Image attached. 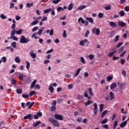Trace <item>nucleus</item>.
Masks as SVG:
<instances>
[{"label":"nucleus","instance_id":"1","mask_svg":"<svg viewBox=\"0 0 129 129\" xmlns=\"http://www.w3.org/2000/svg\"><path fill=\"white\" fill-rule=\"evenodd\" d=\"M20 44H27L30 42V38L29 37H25V36L22 35L21 36L20 41Z\"/></svg>","mask_w":129,"mask_h":129},{"label":"nucleus","instance_id":"2","mask_svg":"<svg viewBox=\"0 0 129 129\" xmlns=\"http://www.w3.org/2000/svg\"><path fill=\"white\" fill-rule=\"evenodd\" d=\"M48 121H49L50 123H52V124H53L54 126H56V127H58V126L60 125L59 122H58V121L55 120V119L52 117L49 118Z\"/></svg>","mask_w":129,"mask_h":129},{"label":"nucleus","instance_id":"3","mask_svg":"<svg viewBox=\"0 0 129 129\" xmlns=\"http://www.w3.org/2000/svg\"><path fill=\"white\" fill-rule=\"evenodd\" d=\"M92 32L93 33V34L97 35V36H98V35H99V34H100V30H99V28H96V27H94L93 29Z\"/></svg>","mask_w":129,"mask_h":129},{"label":"nucleus","instance_id":"4","mask_svg":"<svg viewBox=\"0 0 129 129\" xmlns=\"http://www.w3.org/2000/svg\"><path fill=\"white\" fill-rule=\"evenodd\" d=\"M54 118L55 119H58V120H63V116L61 115L56 114L54 115Z\"/></svg>","mask_w":129,"mask_h":129},{"label":"nucleus","instance_id":"5","mask_svg":"<svg viewBox=\"0 0 129 129\" xmlns=\"http://www.w3.org/2000/svg\"><path fill=\"white\" fill-rule=\"evenodd\" d=\"M34 104H35L34 102H32L31 103V102H27L26 103V106H28L29 105L28 108L29 109H31L32 107H33V105H34Z\"/></svg>","mask_w":129,"mask_h":129},{"label":"nucleus","instance_id":"6","mask_svg":"<svg viewBox=\"0 0 129 129\" xmlns=\"http://www.w3.org/2000/svg\"><path fill=\"white\" fill-rule=\"evenodd\" d=\"M32 118H33V115L32 114H28L24 117V119H30V120H32Z\"/></svg>","mask_w":129,"mask_h":129},{"label":"nucleus","instance_id":"7","mask_svg":"<svg viewBox=\"0 0 129 129\" xmlns=\"http://www.w3.org/2000/svg\"><path fill=\"white\" fill-rule=\"evenodd\" d=\"M118 24L119 27H121V28H123V27H125L126 26V23L123 21H118Z\"/></svg>","mask_w":129,"mask_h":129},{"label":"nucleus","instance_id":"8","mask_svg":"<svg viewBox=\"0 0 129 129\" xmlns=\"http://www.w3.org/2000/svg\"><path fill=\"white\" fill-rule=\"evenodd\" d=\"M30 56L33 58V59H35L37 56L36 55V53H34V51H31L30 52Z\"/></svg>","mask_w":129,"mask_h":129},{"label":"nucleus","instance_id":"9","mask_svg":"<svg viewBox=\"0 0 129 129\" xmlns=\"http://www.w3.org/2000/svg\"><path fill=\"white\" fill-rule=\"evenodd\" d=\"M48 90L50 91V93H53L54 92V88L52 86V84H50L48 88Z\"/></svg>","mask_w":129,"mask_h":129},{"label":"nucleus","instance_id":"10","mask_svg":"<svg viewBox=\"0 0 129 129\" xmlns=\"http://www.w3.org/2000/svg\"><path fill=\"white\" fill-rule=\"evenodd\" d=\"M88 91H89V93L91 96H94V93H93L92 88H89Z\"/></svg>","mask_w":129,"mask_h":129},{"label":"nucleus","instance_id":"11","mask_svg":"<svg viewBox=\"0 0 129 129\" xmlns=\"http://www.w3.org/2000/svg\"><path fill=\"white\" fill-rule=\"evenodd\" d=\"M37 83V80H34L31 84L30 88H34L35 87V85H36V83Z\"/></svg>","mask_w":129,"mask_h":129},{"label":"nucleus","instance_id":"12","mask_svg":"<svg viewBox=\"0 0 129 129\" xmlns=\"http://www.w3.org/2000/svg\"><path fill=\"white\" fill-rule=\"evenodd\" d=\"M114 99V93L112 92H110V100H113Z\"/></svg>","mask_w":129,"mask_h":129},{"label":"nucleus","instance_id":"13","mask_svg":"<svg viewBox=\"0 0 129 129\" xmlns=\"http://www.w3.org/2000/svg\"><path fill=\"white\" fill-rule=\"evenodd\" d=\"M126 124H127V121H124L120 124V127H124Z\"/></svg>","mask_w":129,"mask_h":129},{"label":"nucleus","instance_id":"14","mask_svg":"<svg viewBox=\"0 0 129 129\" xmlns=\"http://www.w3.org/2000/svg\"><path fill=\"white\" fill-rule=\"evenodd\" d=\"M44 31V27H41L40 29L39 30L38 32L35 33V34H37V35H42V32Z\"/></svg>","mask_w":129,"mask_h":129},{"label":"nucleus","instance_id":"15","mask_svg":"<svg viewBox=\"0 0 129 129\" xmlns=\"http://www.w3.org/2000/svg\"><path fill=\"white\" fill-rule=\"evenodd\" d=\"M115 53H116V50H114V51L109 52L108 54V57H112V56H113V54H115Z\"/></svg>","mask_w":129,"mask_h":129},{"label":"nucleus","instance_id":"16","mask_svg":"<svg viewBox=\"0 0 129 129\" xmlns=\"http://www.w3.org/2000/svg\"><path fill=\"white\" fill-rule=\"evenodd\" d=\"M110 88V89H115V88H116V83H113L111 85Z\"/></svg>","mask_w":129,"mask_h":129},{"label":"nucleus","instance_id":"17","mask_svg":"<svg viewBox=\"0 0 129 129\" xmlns=\"http://www.w3.org/2000/svg\"><path fill=\"white\" fill-rule=\"evenodd\" d=\"M109 25L110 26H111V27H113V28H114L115 27H116V23L111 21L109 22Z\"/></svg>","mask_w":129,"mask_h":129},{"label":"nucleus","instance_id":"18","mask_svg":"<svg viewBox=\"0 0 129 129\" xmlns=\"http://www.w3.org/2000/svg\"><path fill=\"white\" fill-rule=\"evenodd\" d=\"M86 20H87V21H88V22L91 23V24H93V22H94V21L93 20V19H92V18L87 17L86 18Z\"/></svg>","mask_w":129,"mask_h":129},{"label":"nucleus","instance_id":"19","mask_svg":"<svg viewBox=\"0 0 129 129\" xmlns=\"http://www.w3.org/2000/svg\"><path fill=\"white\" fill-rule=\"evenodd\" d=\"M107 112H108V110H105V111H104L102 114H101V117H104V116L105 115H106V114H107Z\"/></svg>","mask_w":129,"mask_h":129},{"label":"nucleus","instance_id":"20","mask_svg":"<svg viewBox=\"0 0 129 129\" xmlns=\"http://www.w3.org/2000/svg\"><path fill=\"white\" fill-rule=\"evenodd\" d=\"M93 103V101L89 100L88 101L86 102L85 103V106H88V105H90V104H91V103Z\"/></svg>","mask_w":129,"mask_h":129},{"label":"nucleus","instance_id":"21","mask_svg":"<svg viewBox=\"0 0 129 129\" xmlns=\"http://www.w3.org/2000/svg\"><path fill=\"white\" fill-rule=\"evenodd\" d=\"M41 123V121H37V122H35L33 124V125L34 127H36V126H38L39 124Z\"/></svg>","mask_w":129,"mask_h":129},{"label":"nucleus","instance_id":"22","mask_svg":"<svg viewBox=\"0 0 129 129\" xmlns=\"http://www.w3.org/2000/svg\"><path fill=\"white\" fill-rule=\"evenodd\" d=\"M81 71V68H79L77 69V71L76 72L75 77H76L77 76H78V75H79V73H80Z\"/></svg>","mask_w":129,"mask_h":129},{"label":"nucleus","instance_id":"23","mask_svg":"<svg viewBox=\"0 0 129 129\" xmlns=\"http://www.w3.org/2000/svg\"><path fill=\"white\" fill-rule=\"evenodd\" d=\"M36 36H37V33H33L32 34V35L31 36L32 39H33V38H34V39H35V40H36V39H40V37H37Z\"/></svg>","mask_w":129,"mask_h":129},{"label":"nucleus","instance_id":"24","mask_svg":"<svg viewBox=\"0 0 129 129\" xmlns=\"http://www.w3.org/2000/svg\"><path fill=\"white\" fill-rule=\"evenodd\" d=\"M15 61L16 63H20L21 62V59H20V57L18 56H16L15 58Z\"/></svg>","mask_w":129,"mask_h":129},{"label":"nucleus","instance_id":"25","mask_svg":"<svg viewBox=\"0 0 129 129\" xmlns=\"http://www.w3.org/2000/svg\"><path fill=\"white\" fill-rule=\"evenodd\" d=\"M16 92L18 94H21V93H23V90L22 89H17Z\"/></svg>","mask_w":129,"mask_h":129},{"label":"nucleus","instance_id":"26","mask_svg":"<svg viewBox=\"0 0 129 129\" xmlns=\"http://www.w3.org/2000/svg\"><path fill=\"white\" fill-rule=\"evenodd\" d=\"M73 4L71 3L70 4L68 8V11H71V10L73 9Z\"/></svg>","mask_w":129,"mask_h":129},{"label":"nucleus","instance_id":"27","mask_svg":"<svg viewBox=\"0 0 129 129\" xmlns=\"http://www.w3.org/2000/svg\"><path fill=\"white\" fill-rule=\"evenodd\" d=\"M34 3L32 2L31 4L30 3H27L26 6L27 8H30L31 7H33Z\"/></svg>","mask_w":129,"mask_h":129},{"label":"nucleus","instance_id":"28","mask_svg":"<svg viewBox=\"0 0 129 129\" xmlns=\"http://www.w3.org/2000/svg\"><path fill=\"white\" fill-rule=\"evenodd\" d=\"M80 22H81V23H82L83 24H85V20H83V18H80L78 19V22L80 23Z\"/></svg>","mask_w":129,"mask_h":129},{"label":"nucleus","instance_id":"29","mask_svg":"<svg viewBox=\"0 0 129 129\" xmlns=\"http://www.w3.org/2000/svg\"><path fill=\"white\" fill-rule=\"evenodd\" d=\"M11 46L13 48H17V42L16 41H14L11 43Z\"/></svg>","mask_w":129,"mask_h":129},{"label":"nucleus","instance_id":"30","mask_svg":"<svg viewBox=\"0 0 129 129\" xmlns=\"http://www.w3.org/2000/svg\"><path fill=\"white\" fill-rule=\"evenodd\" d=\"M124 50V47L122 46L118 50V54H120V53H122V51Z\"/></svg>","mask_w":129,"mask_h":129},{"label":"nucleus","instance_id":"31","mask_svg":"<svg viewBox=\"0 0 129 129\" xmlns=\"http://www.w3.org/2000/svg\"><path fill=\"white\" fill-rule=\"evenodd\" d=\"M16 29H13L11 32V36L13 37V36H15L16 34Z\"/></svg>","mask_w":129,"mask_h":129},{"label":"nucleus","instance_id":"32","mask_svg":"<svg viewBox=\"0 0 129 129\" xmlns=\"http://www.w3.org/2000/svg\"><path fill=\"white\" fill-rule=\"evenodd\" d=\"M38 23H39V21L38 20L34 21L31 23V26H35V25H37V24H38Z\"/></svg>","mask_w":129,"mask_h":129},{"label":"nucleus","instance_id":"33","mask_svg":"<svg viewBox=\"0 0 129 129\" xmlns=\"http://www.w3.org/2000/svg\"><path fill=\"white\" fill-rule=\"evenodd\" d=\"M11 84H12V85H16V84H17V80H16L15 79H13L11 80Z\"/></svg>","mask_w":129,"mask_h":129},{"label":"nucleus","instance_id":"34","mask_svg":"<svg viewBox=\"0 0 129 129\" xmlns=\"http://www.w3.org/2000/svg\"><path fill=\"white\" fill-rule=\"evenodd\" d=\"M107 121H108V119L107 118H105L101 122V123L102 124H104L106 123V122H107Z\"/></svg>","mask_w":129,"mask_h":129},{"label":"nucleus","instance_id":"35","mask_svg":"<svg viewBox=\"0 0 129 129\" xmlns=\"http://www.w3.org/2000/svg\"><path fill=\"white\" fill-rule=\"evenodd\" d=\"M51 11H52V8H49L48 9H46L44 11V14H48V13H49V12H51Z\"/></svg>","mask_w":129,"mask_h":129},{"label":"nucleus","instance_id":"36","mask_svg":"<svg viewBox=\"0 0 129 129\" xmlns=\"http://www.w3.org/2000/svg\"><path fill=\"white\" fill-rule=\"evenodd\" d=\"M85 8H86V6H85V5H82V6L79 7L78 8V10L81 11V10H83V9H85Z\"/></svg>","mask_w":129,"mask_h":129},{"label":"nucleus","instance_id":"37","mask_svg":"<svg viewBox=\"0 0 129 129\" xmlns=\"http://www.w3.org/2000/svg\"><path fill=\"white\" fill-rule=\"evenodd\" d=\"M119 15H120V17H123V16H124V15H125V13H124V11H120L119 12Z\"/></svg>","mask_w":129,"mask_h":129},{"label":"nucleus","instance_id":"38","mask_svg":"<svg viewBox=\"0 0 129 129\" xmlns=\"http://www.w3.org/2000/svg\"><path fill=\"white\" fill-rule=\"evenodd\" d=\"M36 94V92L35 91H32L29 93V96H33V95Z\"/></svg>","mask_w":129,"mask_h":129},{"label":"nucleus","instance_id":"39","mask_svg":"<svg viewBox=\"0 0 129 129\" xmlns=\"http://www.w3.org/2000/svg\"><path fill=\"white\" fill-rule=\"evenodd\" d=\"M16 33L17 35H21V34L23 33V31L22 30V29H19V30L16 31Z\"/></svg>","mask_w":129,"mask_h":129},{"label":"nucleus","instance_id":"40","mask_svg":"<svg viewBox=\"0 0 129 129\" xmlns=\"http://www.w3.org/2000/svg\"><path fill=\"white\" fill-rule=\"evenodd\" d=\"M87 58H89L90 60H93V58H94V55H93V54H90V55L87 56Z\"/></svg>","mask_w":129,"mask_h":129},{"label":"nucleus","instance_id":"41","mask_svg":"<svg viewBox=\"0 0 129 129\" xmlns=\"http://www.w3.org/2000/svg\"><path fill=\"white\" fill-rule=\"evenodd\" d=\"M117 84L119 85L121 89H122V88H123V86H124V84L117 83Z\"/></svg>","mask_w":129,"mask_h":129},{"label":"nucleus","instance_id":"42","mask_svg":"<svg viewBox=\"0 0 129 129\" xmlns=\"http://www.w3.org/2000/svg\"><path fill=\"white\" fill-rule=\"evenodd\" d=\"M22 97L23 98H29V97H30V96L29 95V94H22Z\"/></svg>","mask_w":129,"mask_h":129},{"label":"nucleus","instance_id":"43","mask_svg":"<svg viewBox=\"0 0 129 129\" xmlns=\"http://www.w3.org/2000/svg\"><path fill=\"white\" fill-rule=\"evenodd\" d=\"M50 110L51 111H55L56 110V106H52Z\"/></svg>","mask_w":129,"mask_h":129},{"label":"nucleus","instance_id":"44","mask_svg":"<svg viewBox=\"0 0 129 129\" xmlns=\"http://www.w3.org/2000/svg\"><path fill=\"white\" fill-rule=\"evenodd\" d=\"M104 106V105L103 104H101L100 105V112L102 111Z\"/></svg>","mask_w":129,"mask_h":129},{"label":"nucleus","instance_id":"45","mask_svg":"<svg viewBox=\"0 0 129 129\" xmlns=\"http://www.w3.org/2000/svg\"><path fill=\"white\" fill-rule=\"evenodd\" d=\"M61 0H53L52 3L54 4V5H57L59 2H60Z\"/></svg>","mask_w":129,"mask_h":129},{"label":"nucleus","instance_id":"46","mask_svg":"<svg viewBox=\"0 0 129 129\" xmlns=\"http://www.w3.org/2000/svg\"><path fill=\"white\" fill-rule=\"evenodd\" d=\"M27 64H26V69H27V70H29V69H30V62L28 61H26Z\"/></svg>","mask_w":129,"mask_h":129},{"label":"nucleus","instance_id":"47","mask_svg":"<svg viewBox=\"0 0 129 129\" xmlns=\"http://www.w3.org/2000/svg\"><path fill=\"white\" fill-rule=\"evenodd\" d=\"M118 40H119V35H117L115 37L114 43H116V42H117V41H118Z\"/></svg>","mask_w":129,"mask_h":129},{"label":"nucleus","instance_id":"48","mask_svg":"<svg viewBox=\"0 0 129 129\" xmlns=\"http://www.w3.org/2000/svg\"><path fill=\"white\" fill-rule=\"evenodd\" d=\"M63 101H64L63 99L59 98L57 100V103H61V102H63Z\"/></svg>","mask_w":129,"mask_h":129},{"label":"nucleus","instance_id":"49","mask_svg":"<svg viewBox=\"0 0 129 129\" xmlns=\"http://www.w3.org/2000/svg\"><path fill=\"white\" fill-rule=\"evenodd\" d=\"M120 62L121 65H123L124 64V63H125V59H121L120 60Z\"/></svg>","mask_w":129,"mask_h":129},{"label":"nucleus","instance_id":"50","mask_svg":"<svg viewBox=\"0 0 129 129\" xmlns=\"http://www.w3.org/2000/svg\"><path fill=\"white\" fill-rule=\"evenodd\" d=\"M110 9H111V7H110V5H109L108 6H106L105 7V10H106V11H109V10H110Z\"/></svg>","mask_w":129,"mask_h":129},{"label":"nucleus","instance_id":"51","mask_svg":"<svg viewBox=\"0 0 129 129\" xmlns=\"http://www.w3.org/2000/svg\"><path fill=\"white\" fill-rule=\"evenodd\" d=\"M81 61L83 64H85V59H84V57H81Z\"/></svg>","mask_w":129,"mask_h":129},{"label":"nucleus","instance_id":"52","mask_svg":"<svg viewBox=\"0 0 129 129\" xmlns=\"http://www.w3.org/2000/svg\"><path fill=\"white\" fill-rule=\"evenodd\" d=\"M126 53V50L124 51L122 53H121L119 55V56L120 57H123V56H124V55H125Z\"/></svg>","mask_w":129,"mask_h":129},{"label":"nucleus","instance_id":"53","mask_svg":"<svg viewBox=\"0 0 129 129\" xmlns=\"http://www.w3.org/2000/svg\"><path fill=\"white\" fill-rule=\"evenodd\" d=\"M61 11H64V9L62 7H58L57 8V12H61Z\"/></svg>","mask_w":129,"mask_h":129},{"label":"nucleus","instance_id":"54","mask_svg":"<svg viewBox=\"0 0 129 129\" xmlns=\"http://www.w3.org/2000/svg\"><path fill=\"white\" fill-rule=\"evenodd\" d=\"M90 33V32L89 31V30H87L85 35V37L86 38H87V37H88V34Z\"/></svg>","mask_w":129,"mask_h":129},{"label":"nucleus","instance_id":"55","mask_svg":"<svg viewBox=\"0 0 129 129\" xmlns=\"http://www.w3.org/2000/svg\"><path fill=\"white\" fill-rule=\"evenodd\" d=\"M0 17L1 19H3V20H5V19H7V17L4 14H2Z\"/></svg>","mask_w":129,"mask_h":129},{"label":"nucleus","instance_id":"56","mask_svg":"<svg viewBox=\"0 0 129 129\" xmlns=\"http://www.w3.org/2000/svg\"><path fill=\"white\" fill-rule=\"evenodd\" d=\"M110 80H112V77H111V76L107 77V81H108V82H109V81H110Z\"/></svg>","mask_w":129,"mask_h":129},{"label":"nucleus","instance_id":"57","mask_svg":"<svg viewBox=\"0 0 129 129\" xmlns=\"http://www.w3.org/2000/svg\"><path fill=\"white\" fill-rule=\"evenodd\" d=\"M98 17H99V18H100L101 19H102V18H103V14L101 13H99L98 14Z\"/></svg>","mask_w":129,"mask_h":129},{"label":"nucleus","instance_id":"58","mask_svg":"<svg viewBox=\"0 0 129 129\" xmlns=\"http://www.w3.org/2000/svg\"><path fill=\"white\" fill-rule=\"evenodd\" d=\"M36 114H37V116L41 117V116H42V113L41 112H38Z\"/></svg>","mask_w":129,"mask_h":129},{"label":"nucleus","instance_id":"59","mask_svg":"<svg viewBox=\"0 0 129 129\" xmlns=\"http://www.w3.org/2000/svg\"><path fill=\"white\" fill-rule=\"evenodd\" d=\"M53 51H54V50L53 49L48 50L46 51V54H49V53H52V52H53Z\"/></svg>","mask_w":129,"mask_h":129},{"label":"nucleus","instance_id":"60","mask_svg":"<svg viewBox=\"0 0 129 129\" xmlns=\"http://www.w3.org/2000/svg\"><path fill=\"white\" fill-rule=\"evenodd\" d=\"M12 39L14 40V41H18V37L15 36V35L12 36Z\"/></svg>","mask_w":129,"mask_h":129},{"label":"nucleus","instance_id":"61","mask_svg":"<svg viewBox=\"0 0 129 129\" xmlns=\"http://www.w3.org/2000/svg\"><path fill=\"white\" fill-rule=\"evenodd\" d=\"M122 42H119L116 46V48H119L120 46H122Z\"/></svg>","mask_w":129,"mask_h":129},{"label":"nucleus","instance_id":"62","mask_svg":"<svg viewBox=\"0 0 129 129\" xmlns=\"http://www.w3.org/2000/svg\"><path fill=\"white\" fill-rule=\"evenodd\" d=\"M77 121H78V122H81V121H82V118L81 117H78L77 119Z\"/></svg>","mask_w":129,"mask_h":129},{"label":"nucleus","instance_id":"63","mask_svg":"<svg viewBox=\"0 0 129 129\" xmlns=\"http://www.w3.org/2000/svg\"><path fill=\"white\" fill-rule=\"evenodd\" d=\"M94 110H97V104L94 103Z\"/></svg>","mask_w":129,"mask_h":129},{"label":"nucleus","instance_id":"64","mask_svg":"<svg viewBox=\"0 0 129 129\" xmlns=\"http://www.w3.org/2000/svg\"><path fill=\"white\" fill-rule=\"evenodd\" d=\"M124 10L126 12H129V6H126L124 8Z\"/></svg>","mask_w":129,"mask_h":129}]
</instances>
